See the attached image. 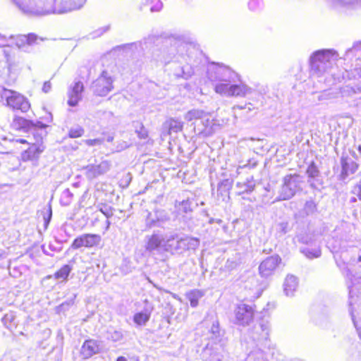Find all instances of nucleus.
Instances as JSON below:
<instances>
[{
    "mask_svg": "<svg viewBox=\"0 0 361 361\" xmlns=\"http://www.w3.org/2000/svg\"><path fill=\"white\" fill-rule=\"evenodd\" d=\"M236 188H238V195H242L244 193L252 192L255 188V181L252 176H250L243 182H238L236 183Z\"/></svg>",
    "mask_w": 361,
    "mask_h": 361,
    "instance_id": "nucleus-21",
    "label": "nucleus"
},
{
    "mask_svg": "<svg viewBox=\"0 0 361 361\" xmlns=\"http://www.w3.org/2000/svg\"><path fill=\"white\" fill-rule=\"evenodd\" d=\"M281 260L279 255H274L266 258L259 266L260 276L267 278L272 275Z\"/></svg>",
    "mask_w": 361,
    "mask_h": 361,
    "instance_id": "nucleus-12",
    "label": "nucleus"
},
{
    "mask_svg": "<svg viewBox=\"0 0 361 361\" xmlns=\"http://www.w3.org/2000/svg\"><path fill=\"white\" fill-rule=\"evenodd\" d=\"M180 238L177 233L166 235L163 244V250L171 253L180 252V248L176 247L178 245Z\"/></svg>",
    "mask_w": 361,
    "mask_h": 361,
    "instance_id": "nucleus-18",
    "label": "nucleus"
},
{
    "mask_svg": "<svg viewBox=\"0 0 361 361\" xmlns=\"http://www.w3.org/2000/svg\"><path fill=\"white\" fill-rule=\"evenodd\" d=\"M277 229L283 234L288 231V223L287 221H282L277 225Z\"/></svg>",
    "mask_w": 361,
    "mask_h": 361,
    "instance_id": "nucleus-45",
    "label": "nucleus"
},
{
    "mask_svg": "<svg viewBox=\"0 0 361 361\" xmlns=\"http://www.w3.org/2000/svg\"><path fill=\"white\" fill-rule=\"evenodd\" d=\"M205 116V112L200 109H192L186 113L185 119L188 121L201 120Z\"/></svg>",
    "mask_w": 361,
    "mask_h": 361,
    "instance_id": "nucleus-30",
    "label": "nucleus"
},
{
    "mask_svg": "<svg viewBox=\"0 0 361 361\" xmlns=\"http://www.w3.org/2000/svg\"><path fill=\"white\" fill-rule=\"evenodd\" d=\"M304 210L307 215L312 214L316 210V204L312 201H308L305 204Z\"/></svg>",
    "mask_w": 361,
    "mask_h": 361,
    "instance_id": "nucleus-43",
    "label": "nucleus"
},
{
    "mask_svg": "<svg viewBox=\"0 0 361 361\" xmlns=\"http://www.w3.org/2000/svg\"><path fill=\"white\" fill-rule=\"evenodd\" d=\"M150 313L147 310L136 313L133 317L134 322L139 326H144L149 321Z\"/></svg>",
    "mask_w": 361,
    "mask_h": 361,
    "instance_id": "nucleus-29",
    "label": "nucleus"
},
{
    "mask_svg": "<svg viewBox=\"0 0 361 361\" xmlns=\"http://www.w3.org/2000/svg\"><path fill=\"white\" fill-rule=\"evenodd\" d=\"M355 201H356L355 197H353V198L351 199V202H355Z\"/></svg>",
    "mask_w": 361,
    "mask_h": 361,
    "instance_id": "nucleus-63",
    "label": "nucleus"
},
{
    "mask_svg": "<svg viewBox=\"0 0 361 361\" xmlns=\"http://www.w3.org/2000/svg\"><path fill=\"white\" fill-rule=\"evenodd\" d=\"M163 235L159 233H154L152 235H147L145 238V247L147 252L154 254L163 250V244L164 243Z\"/></svg>",
    "mask_w": 361,
    "mask_h": 361,
    "instance_id": "nucleus-11",
    "label": "nucleus"
},
{
    "mask_svg": "<svg viewBox=\"0 0 361 361\" xmlns=\"http://www.w3.org/2000/svg\"><path fill=\"white\" fill-rule=\"evenodd\" d=\"M135 132L140 139H146L148 136L147 130L143 126H140V129H137Z\"/></svg>",
    "mask_w": 361,
    "mask_h": 361,
    "instance_id": "nucleus-46",
    "label": "nucleus"
},
{
    "mask_svg": "<svg viewBox=\"0 0 361 361\" xmlns=\"http://www.w3.org/2000/svg\"><path fill=\"white\" fill-rule=\"evenodd\" d=\"M0 41H2L3 42H7L6 37L0 34Z\"/></svg>",
    "mask_w": 361,
    "mask_h": 361,
    "instance_id": "nucleus-57",
    "label": "nucleus"
},
{
    "mask_svg": "<svg viewBox=\"0 0 361 361\" xmlns=\"http://www.w3.org/2000/svg\"><path fill=\"white\" fill-rule=\"evenodd\" d=\"M161 8L162 3L159 0H158L157 3L151 7L150 10L151 11H159L161 9Z\"/></svg>",
    "mask_w": 361,
    "mask_h": 361,
    "instance_id": "nucleus-52",
    "label": "nucleus"
},
{
    "mask_svg": "<svg viewBox=\"0 0 361 361\" xmlns=\"http://www.w3.org/2000/svg\"><path fill=\"white\" fill-rule=\"evenodd\" d=\"M85 142L89 146L99 145L103 142L102 139H90L85 140Z\"/></svg>",
    "mask_w": 361,
    "mask_h": 361,
    "instance_id": "nucleus-48",
    "label": "nucleus"
},
{
    "mask_svg": "<svg viewBox=\"0 0 361 361\" xmlns=\"http://www.w3.org/2000/svg\"><path fill=\"white\" fill-rule=\"evenodd\" d=\"M101 242V236L97 234L85 233L77 237L72 243L71 247L74 250L85 247H92L98 245Z\"/></svg>",
    "mask_w": 361,
    "mask_h": 361,
    "instance_id": "nucleus-10",
    "label": "nucleus"
},
{
    "mask_svg": "<svg viewBox=\"0 0 361 361\" xmlns=\"http://www.w3.org/2000/svg\"><path fill=\"white\" fill-rule=\"evenodd\" d=\"M99 211L107 218H110L114 215V209L108 204H102Z\"/></svg>",
    "mask_w": 361,
    "mask_h": 361,
    "instance_id": "nucleus-42",
    "label": "nucleus"
},
{
    "mask_svg": "<svg viewBox=\"0 0 361 361\" xmlns=\"http://www.w3.org/2000/svg\"><path fill=\"white\" fill-rule=\"evenodd\" d=\"M106 230H108L111 223L109 220H106Z\"/></svg>",
    "mask_w": 361,
    "mask_h": 361,
    "instance_id": "nucleus-60",
    "label": "nucleus"
},
{
    "mask_svg": "<svg viewBox=\"0 0 361 361\" xmlns=\"http://www.w3.org/2000/svg\"><path fill=\"white\" fill-rule=\"evenodd\" d=\"M176 217L179 215L188 214L192 212L191 202L189 200L181 202L176 201L175 203Z\"/></svg>",
    "mask_w": 361,
    "mask_h": 361,
    "instance_id": "nucleus-25",
    "label": "nucleus"
},
{
    "mask_svg": "<svg viewBox=\"0 0 361 361\" xmlns=\"http://www.w3.org/2000/svg\"><path fill=\"white\" fill-rule=\"evenodd\" d=\"M1 94L6 99L7 105L13 109L27 112L30 108L28 100L17 92L4 88Z\"/></svg>",
    "mask_w": 361,
    "mask_h": 361,
    "instance_id": "nucleus-5",
    "label": "nucleus"
},
{
    "mask_svg": "<svg viewBox=\"0 0 361 361\" xmlns=\"http://www.w3.org/2000/svg\"><path fill=\"white\" fill-rule=\"evenodd\" d=\"M113 140H114V137H113L112 136H109V137H107V140H107V142H112V141H113Z\"/></svg>",
    "mask_w": 361,
    "mask_h": 361,
    "instance_id": "nucleus-59",
    "label": "nucleus"
},
{
    "mask_svg": "<svg viewBox=\"0 0 361 361\" xmlns=\"http://www.w3.org/2000/svg\"><path fill=\"white\" fill-rule=\"evenodd\" d=\"M73 193L70 191L69 189L64 190L60 197V202L63 206H68L73 200Z\"/></svg>",
    "mask_w": 361,
    "mask_h": 361,
    "instance_id": "nucleus-32",
    "label": "nucleus"
},
{
    "mask_svg": "<svg viewBox=\"0 0 361 361\" xmlns=\"http://www.w3.org/2000/svg\"><path fill=\"white\" fill-rule=\"evenodd\" d=\"M342 171L340 178L345 180L348 176L353 174L358 168V165L352 159L342 157L341 159Z\"/></svg>",
    "mask_w": 361,
    "mask_h": 361,
    "instance_id": "nucleus-17",
    "label": "nucleus"
},
{
    "mask_svg": "<svg viewBox=\"0 0 361 361\" xmlns=\"http://www.w3.org/2000/svg\"><path fill=\"white\" fill-rule=\"evenodd\" d=\"M72 267L68 264L63 265L58 271L54 274L55 279L65 281L67 279Z\"/></svg>",
    "mask_w": 361,
    "mask_h": 361,
    "instance_id": "nucleus-31",
    "label": "nucleus"
},
{
    "mask_svg": "<svg viewBox=\"0 0 361 361\" xmlns=\"http://www.w3.org/2000/svg\"><path fill=\"white\" fill-rule=\"evenodd\" d=\"M236 322L240 325H247L252 319L254 310L246 304L239 305L235 310Z\"/></svg>",
    "mask_w": 361,
    "mask_h": 361,
    "instance_id": "nucleus-14",
    "label": "nucleus"
},
{
    "mask_svg": "<svg viewBox=\"0 0 361 361\" xmlns=\"http://www.w3.org/2000/svg\"><path fill=\"white\" fill-rule=\"evenodd\" d=\"M214 90L216 93L227 97H245L251 92V88L244 84L218 83Z\"/></svg>",
    "mask_w": 361,
    "mask_h": 361,
    "instance_id": "nucleus-8",
    "label": "nucleus"
},
{
    "mask_svg": "<svg viewBox=\"0 0 361 361\" xmlns=\"http://www.w3.org/2000/svg\"><path fill=\"white\" fill-rule=\"evenodd\" d=\"M111 163L109 161H103L97 165L89 164L84 168L85 175L89 180L96 178L109 171Z\"/></svg>",
    "mask_w": 361,
    "mask_h": 361,
    "instance_id": "nucleus-13",
    "label": "nucleus"
},
{
    "mask_svg": "<svg viewBox=\"0 0 361 361\" xmlns=\"http://www.w3.org/2000/svg\"><path fill=\"white\" fill-rule=\"evenodd\" d=\"M357 73L361 78V69L357 70ZM344 92H348V94L361 93V82H358L353 87L347 86L344 89Z\"/></svg>",
    "mask_w": 361,
    "mask_h": 361,
    "instance_id": "nucleus-36",
    "label": "nucleus"
},
{
    "mask_svg": "<svg viewBox=\"0 0 361 361\" xmlns=\"http://www.w3.org/2000/svg\"><path fill=\"white\" fill-rule=\"evenodd\" d=\"M128 144L125 142V141H122L121 143H120V146H118L117 147V151H121L123 149H126L127 147H128Z\"/></svg>",
    "mask_w": 361,
    "mask_h": 361,
    "instance_id": "nucleus-55",
    "label": "nucleus"
},
{
    "mask_svg": "<svg viewBox=\"0 0 361 361\" xmlns=\"http://www.w3.org/2000/svg\"><path fill=\"white\" fill-rule=\"evenodd\" d=\"M269 322L261 321L249 331V336L257 346H266L269 339Z\"/></svg>",
    "mask_w": 361,
    "mask_h": 361,
    "instance_id": "nucleus-6",
    "label": "nucleus"
},
{
    "mask_svg": "<svg viewBox=\"0 0 361 361\" xmlns=\"http://www.w3.org/2000/svg\"><path fill=\"white\" fill-rule=\"evenodd\" d=\"M256 166H257V162L256 161L252 162L251 161H249V162L247 164H244L243 166H238V168L237 169L236 172H237L238 174H239L240 173V169H244V168L253 169Z\"/></svg>",
    "mask_w": 361,
    "mask_h": 361,
    "instance_id": "nucleus-49",
    "label": "nucleus"
},
{
    "mask_svg": "<svg viewBox=\"0 0 361 361\" xmlns=\"http://www.w3.org/2000/svg\"><path fill=\"white\" fill-rule=\"evenodd\" d=\"M16 123L20 128L25 130H31V127L34 125V122L24 118H18L16 119Z\"/></svg>",
    "mask_w": 361,
    "mask_h": 361,
    "instance_id": "nucleus-33",
    "label": "nucleus"
},
{
    "mask_svg": "<svg viewBox=\"0 0 361 361\" xmlns=\"http://www.w3.org/2000/svg\"><path fill=\"white\" fill-rule=\"evenodd\" d=\"M82 82L78 81L75 82L74 85L68 91V104L71 106H75L82 99V92L83 91Z\"/></svg>",
    "mask_w": 361,
    "mask_h": 361,
    "instance_id": "nucleus-16",
    "label": "nucleus"
},
{
    "mask_svg": "<svg viewBox=\"0 0 361 361\" xmlns=\"http://www.w3.org/2000/svg\"><path fill=\"white\" fill-rule=\"evenodd\" d=\"M358 150H359L360 152H361V146H359Z\"/></svg>",
    "mask_w": 361,
    "mask_h": 361,
    "instance_id": "nucleus-64",
    "label": "nucleus"
},
{
    "mask_svg": "<svg viewBox=\"0 0 361 361\" xmlns=\"http://www.w3.org/2000/svg\"><path fill=\"white\" fill-rule=\"evenodd\" d=\"M208 78L211 81L219 83H232L239 80L238 73L224 65H212L208 69Z\"/></svg>",
    "mask_w": 361,
    "mask_h": 361,
    "instance_id": "nucleus-3",
    "label": "nucleus"
},
{
    "mask_svg": "<svg viewBox=\"0 0 361 361\" xmlns=\"http://www.w3.org/2000/svg\"><path fill=\"white\" fill-rule=\"evenodd\" d=\"M85 0H79L78 3H71L69 5H66L64 8L59 11V13H67L74 10L80 8L85 4Z\"/></svg>",
    "mask_w": 361,
    "mask_h": 361,
    "instance_id": "nucleus-35",
    "label": "nucleus"
},
{
    "mask_svg": "<svg viewBox=\"0 0 361 361\" xmlns=\"http://www.w3.org/2000/svg\"><path fill=\"white\" fill-rule=\"evenodd\" d=\"M99 352V345L94 340L86 341L82 346V354L85 358H89Z\"/></svg>",
    "mask_w": 361,
    "mask_h": 361,
    "instance_id": "nucleus-20",
    "label": "nucleus"
},
{
    "mask_svg": "<svg viewBox=\"0 0 361 361\" xmlns=\"http://www.w3.org/2000/svg\"><path fill=\"white\" fill-rule=\"evenodd\" d=\"M12 1L24 13H32L34 8L31 0H12Z\"/></svg>",
    "mask_w": 361,
    "mask_h": 361,
    "instance_id": "nucleus-28",
    "label": "nucleus"
},
{
    "mask_svg": "<svg viewBox=\"0 0 361 361\" xmlns=\"http://www.w3.org/2000/svg\"><path fill=\"white\" fill-rule=\"evenodd\" d=\"M47 127V125L44 124L41 121L34 122V125L31 127V130L35 131L37 129H44Z\"/></svg>",
    "mask_w": 361,
    "mask_h": 361,
    "instance_id": "nucleus-50",
    "label": "nucleus"
},
{
    "mask_svg": "<svg viewBox=\"0 0 361 361\" xmlns=\"http://www.w3.org/2000/svg\"><path fill=\"white\" fill-rule=\"evenodd\" d=\"M18 142H20V143H25L27 142V141L24 139H20L18 140Z\"/></svg>",
    "mask_w": 361,
    "mask_h": 361,
    "instance_id": "nucleus-61",
    "label": "nucleus"
},
{
    "mask_svg": "<svg viewBox=\"0 0 361 361\" xmlns=\"http://www.w3.org/2000/svg\"><path fill=\"white\" fill-rule=\"evenodd\" d=\"M301 252L309 259L317 258L321 255V250L318 248H305Z\"/></svg>",
    "mask_w": 361,
    "mask_h": 361,
    "instance_id": "nucleus-37",
    "label": "nucleus"
},
{
    "mask_svg": "<svg viewBox=\"0 0 361 361\" xmlns=\"http://www.w3.org/2000/svg\"><path fill=\"white\" fill-rule=\"evenodd\" d=\"M164 126L168 129V134L169 135L172 132L178 133L182 130L183 123L177 119L170 118L164 123Z\"/></svg>",
    "mask_w": 361,
    "mask_h": 361,
    "instance_id": "nucleus-26",
    "label": "nucleus"
},
{
    "mask_svg": "<svg viewBox=\"0 0 361 361\" xmlns=\"http://www.w3.org/2000/svg\"><path fill=\"white\" fill-rule=\"evenodd\" d=\"M336 1H337L338 3H341L342 4H349L351 3V1L350 0H335Z\"/></svg>",
    "mask_w": 361,
    "mask_h": 361,
    "instance_id": "nucleus-56",
    "label": "nucleus"
},
{
    "mask_svg": "<svg viewBox=\"0 0 361 361\" xmlns=\"http://www.w3.org/2000/svg\"><path fill=\"white\" fill-rule=\"evenodd\" d=\"M114 80L106 71H102L101 75L92 83L94 93L100 97H104L110 92L113 88Z\"/></svg>",
    "mask_w": 361,
    "mask_h": 361,
    "instance_id": "nucleus-9",
    "label": "nucleus"
},
{
    "mask_svg": "<svg viewBox=\"0 0 361 361\" xmlns=\"http://www.w3.org/2000/svg\"><path fill=\"white\" fill-rule=\"evenodd\" d=\"M301 183L302 178L298 174L286 176L283 178L279 200H286L292 198L301 189Z\"/></svg>",
    "mask_w": 361,
    "mask_h": 361,
    "instance_id": "nucleus-4",
    "label": "nucleus"
},
{
    "mask_svg": "<svg viewBox=\"0 0 361 361\" xmlns=\"http://www.w3.org/2000/svg\"><path fill=\"white\" fill-rule=\"evenodd\" d=\"M16 319V315L13 312L6 313L2 318L1 321L3 324L7 328L10 329L12 323Z\"/></svg>",
    "mask_w": 361,
    "mask_h": 361,
    "instance_id": "nucleus-38",
    "label": "nucleus"
},
{
    "mask_svg": "<svg viewBox=\"0 0 361 361\" xmlns=\"http://www.w3.org/2000/svg\"><path fill=\"white\" fill-rule=\"evenodd\" d=\"M51 89V84L49 81H46L44 83V85H43V87H42V91L45 93H47L49 92Z\"/></svg>",
    "mask_w": 361,
    "mask_h": 361,
    "instance_id": "nucleus-53",
    "label": "nucleus"
},
{
    "mask_svg": "<svg viewBox=\"0 0 361 361\" xmlns=\"http://www.w3.org/2000/svg\"><path fill=\"white\" fill-rule=\"evenodd\" d=\"M155 217L156 220H152L149 221V219H147V224L152 227L156 221L165 223L170 220V216L169 213L164 209H157L155 211Z\"/></svg>",
    "mask_w": 361,
    "mask_h": 361,
    "instance_id": "nucleus-27",
    "label": "nucleus"
},
{
    "mask_svg": "<svg viewBox=\"0 0 361 361\" xmlns=\"http://www.w3.org/2000/svg\"><path fill=\"white\" fill-rule=\"evenodd\" d=\"M200 245V240L196 238L186 236L185 238H180L178 245L176 247L180 248V252L195 250Z\"/></svg>",
    "mask_w": 361,
    "mask_h": 361,
    "instance_id": "nucleus-19",
    "label": "nucleus"
},
{
    "mask_svg": "<svg viewBox=\"0 0 361 361\" xmlns=\"http://www.w3.org/2000/svg\"><path fill=\"white\" fill-rule=\"evenodd\" d=\"M10 39H15L16 45L19 49H25L27 46H31L35 44H37V39L43 40L42 38L38 37L37 35H36L34 33H30L27 35H19L16 37H14L13 35H11Z\"/></svg>",
    "mask_w": 361,
    "mask_h": 361,
    "instance_id": "nucleus-15",
    "label": "nucleus"
},
{
    "mask_svg": "<svg viewBox=\"0 0 361 361\" xmlns=\"http://www.w3.org/2000/svg\"><path fill=\"white\" fill-rule=\"evenodd\" d=\"M84 134V129L82 127L78 126L70 129L68 135L70 137L76 138L81 137Z\"/></svg>",
    "mask_w": 361,
    "mask_h": 361,
    "instance_id": "nucleus-41",
    "label": "nucleus"
},
{
    "mask_svg": "<svg viewBox=\"0 0 361 361\" xmlns=\"http://www.w3.org/2000/svg\"><path fill=\"white\" fill-rule=\"evenodd\" d=\"M298 287L297 278L293 275H288L283 283V290L287 296L293 295Z\"/></svg>",
    "mask_w": 361,
    "mask_h": 361,
    "instance_id": "nucleus-22",
    "label": "nucleus"
},
{
    "mask_svg": "<svg viewBox=\"0 0 361 361\" xmlns=\"http://www.w3.org/2000/svg\"><path fill=\"white\" fill-rule=\"evenodd\" d=\"M204 295V292L203 290L194 289L188 292L185 296L190 301L191 307H196L198 305L199 300L202 298Z\"/></svg>",
    "mask_w": 361,
    "mask_h": 361,
    "instance_id": "nucleus-24",
    "label": "nucleus"
},
{
    "mask_svg": "<svg viewBox=\"0 0 361 361\" xmlns=\"http://www.w3.org/2000/svg\"><path fill=\"white\" fill-rule=\"evenodd\" d=\"M201 122L205 128H208L209 126H211L213 123V120L210 119V116L205 112V116L204 118H202Z\"/></svg>",
    "mask_w": 361,
    "mask_h": 361,
    "instance_id": "nucleus-47",
    "label": "nucleus"
},
{
    "mask_svg": "<svg viewBox=\"0 0 361 361\" xmlns=\"http://www.w3.org/2000/svg\"><path fill=\"white\" fill-rule=\"evenodd\" d=\"M262 5V0H250L248 3V7L252 11H256Z\"/></svg>",
    "mask_w": 361,
    "mask_h": 361,
    "instance_id": "nucleus-44",
    "label": "nucleus"
},
{
    "mask_svg": "<svg viewBox=\"0 0 361 361\" xmlns=\"http://www.w3.org/2000/svg\"><path fill=\"white\" fill-rule=\"evenodd\" d=\"M231 188V185L228 180H224L221 181L218 186L217 188V195L221 194L223 195L224 194L226 195H228L229 190Z\"/></svg>",
    "mask_w": 361,
    "mask_h": 361,
    "instance_id": "nucleus-34",
    "label": "nucleus"
},
{
    "mask_svg": "<svg viewBox=\"0 0 361 361\" xmlns=\"http://www.w3.org/2000/svg\"><path fill=\"white\" fill-rule=\"evenodd\" d=\"M116 361H127V360L126 357L121 356L117 358Z\"/></svg>",
    "mask_w": 361,
    "mask_h": 361,
    "instance_id": "nucleus-58",
    "label": "nucleus"
},
{
    "mask_svg": "<svg viewBox=\"0 0 361 361\" xmlns=\"http://www.w3.org/2000/svg\"><path fill=\"white\" fill-rule=\"evenodd\" d=\"M47 212H48V216L47 217L44 216V223H45L46 226L49 223L51 218V215H52L51 208L50 205L49 206Z\"/></svg>",
    "mask_w": 361,
    "mask_h": 361,
    "instance_id": "nucleus-54",
    "label": "nucleus"
},
{
    "mask_svg": "<svg viewBox=\"0 0 361 361\" xmlns=\"http://www.w3.org/2000/svg\"><path fill=\"white\" fill-rule=\"evenodd\" d=\"M210 333L212 334V338L217 339L221 336V331L219 328V324L218 321L213 322L210 329Z\"/></svg>",
    "mask_w": 361,
    "mask_h": 361,
    "instance_id": "nucleus-40",
    "label": "nucleus"
},
{
    "mask_svg": "<svg viewBox=\"0 0 361 361\" xmlns=\"http://www.w3.org/2000/svg\"><path fill=\"white\" fill-rule=\"evenodd\" d=\"M353 192L361 200V180L360 181L358 185L354 187Z\"/></svg>",
    "mask_w": 361,
    "mask_h": 361,
    "instance_id": "nucleus-51",
    "label": "nucleus"
},
{
    "mask_svg": "<svg viewBox=\"0 0 361 361\" xmlns=\"http://www.w3.org/2000/svg\"><path fill=\"white\" fill-rule=\"evenodd\" d=\"M235 108H238L239 109H245V106H237Z\"/></svg>",
    "mask_w": 361,
    "mask_h": 361,
    "instance_id": "nucleus-62",
    "label": "nucleus"
},
{
    "mask_svg": "<svg viewBox=\"0 0 361 361\" xmlns=\"http://www.w3.org/2000/svg\"><path fill=\"white\" fill-rule=\"evenodd\" d=\"M306 173L308 176L307 182L310 183L312 188H316V181L318 180V178L320 176V171L318 169L314 162H312L307 167Z\"/></svg>",
    "mask_w": 361,
    "mask_h": 361,
    "instance_id": "nucleus-23",
    "label": "nucleus"
},
{
    "mask_svg": "<svg viewBox=\"0 0 361 361\" xmlns=\"http://www.w3.org/2000/svg\"><path fill=\"white\" fill-rule=\"evenodd\" d=\"M33 135L35 142L32 143L27 149L21 153V159L23 161H32L36 166L45 147L42 144V136L37 133H33Z\"/></svg>",
    "mask_w": 361,
    "mask_h": 361,
    "instance_id": "nucleus-7",
    "label": "nucleus"
},
{
    "mask_svg": "<svg viewBox=\"0 0 361 361\" xmlns=\"http://www.w3.org/2000/svg\"><path fill=\"white\" fill-rule=\"evenodd\" d=\"M178 43L179 42L173 38L166 39L160 47L153 49L152 59L157 62L169 63L177 53Z\"/></svg>",
    "mask_w": 361,
    "mask_h": 361,
    "instance_id": "nucleus-2",
    "label": "nucleus"
},
{
    "mask_svg": "<svg viewBox=\"0 0 361 361\" xmlns=\"http://www.w3.org/2000/svg\"><path fill=\"white\" fill-rule=\"evenodd\" d=\"M123 333L121 330H112L108 331V338L112 341H119L123 338Z\"/></svg>",
    "mask_w": 361,
    "mask_h": 361,
    "instance_id": "nucleus-39",
    "label": "nucleus"
},
{
    "mask_svg": "<svg viewBox=\"0 0 361 361\" xmlns=\"http://www.w3.org/2000/svg\"><path fill=\"white\" fill-rule=\"evenodd\" d=\"M338 54L334 49H322L314 52L310 57L311 71L317 75L328 71L338 60Z\"/></svg>",
    "mask_w": 361,
    "mask_h": 361,
    "instance_id": "nucleus-1",
    "label": "nucleus"
}]
</instances>
